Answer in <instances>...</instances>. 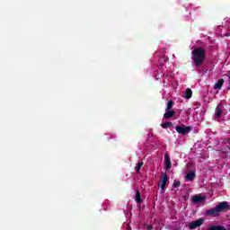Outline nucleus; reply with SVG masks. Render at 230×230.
<instances>
[{
  "mask_svg": "<svg viewBox=\"0 0 230 230\" xmlns=\"http://www.w3.org/2000/svg\"><path fill=\"white\" fill-rule=\"evenodd\" d=\"M228 209H230L229 203L227 201H223L214 208L206 210L205 214L207 217H219L222 211H228Z\"/></svg>",
  "mask_w": 230,
  "mask_h": 230,
  "instance_id": "1",
  "label": "nucleus"
},
{
  "mask_svg": "<svg viewBox=\"0 0 230 230\" xmlns=\"http://www.w3.org/2000/svg\"><path fill=\"white\" fill-rule=\"evenodd\" d=\"M206 60V49L204 48H197L193 51V61L195 67H200Z\"/></svg>",
  "mask_w": 230,
  "mask_h": 230,
  "instance_id": "2",
  "label": "nucleus"
},
{
  "mask_svg": "<svg viewBox=\"0 0 230 230\" xmlns=\"http://www.w3.org/2000/svg\"><path fill=\"white\" fill-rule=\"evenodd\" d=\"M175 130L178 134H181V136H186V134H190L191 132V127L190 126H175Z\"/></svg>",
  "mask_w": 230,
  "mask_h": 230,
  "instance_id": "3",
  "label": "nucleus"
},
{
  "mask_svg": "<svg viewBox=\"0 0 230 230\" xmlns=\"http://www.w3.org/2000/svg\"><path fill=\"white\" fill-rule=\"evenodd\" d=\"M204 224V219L199 218L196 221H192L189 224V229H197V227H200Z\"/></svg>",
  "mask_w": 230,
  "mask_h": 230,
  "instance_id": "4",
  "label": "nucleus"
},
{
  "mask_svg": "<svg viewBox=\"0 0 230 230\" xmlns=\"http://www.w3.org/2000/svg\"><path fill=\"white\" fill-rule=\"evenodd\" d=\"M167 182H168V174H166V172H162L161 184H160L161 190H164L166 188Z\"/></svg>",
  "mask_w": 230,
  "mask_h": 230,
  "instance_id": "5",
  "label": "nucleus"
},
{
  "mask_svg": "<svg viewBox=\"0 0 230 230\" xmlns=\"http://www.w3.org/2000/svg\"><path fill=\"white\" fill-rule=\"evenodd\" d=\"M164 166L165 170H170L172 168V160H170V155L166 153L164 155Z\"/></svg>",
  "mask_w": 230,
  "mask_h": 230,
  "instance_id": "6",
  "label": "nucleus"
},
{
  "mask_svg": "<svg viewBox=\"0 0 230 230\" xmlns=\"http://www.w3.org/2000/svg\"><path fill=\"white\" fill-rule=\"evenodd\" d=\"M206 199L202 196L195 195L192 197V202L193 204H200L201 202H204Z\"/></svg>",
  "mask_w": 230,
  "mask_h": 230,
  "instance_id": "7",
  "label": "nucleus"
},
{
  "mask_svg": "<svg viewBox=\"0 0 230 230\" xmlns=\"http://www.w3.org/2000/svg\"><path fill=\"white\" fill-rule=\"evenodd\" d=\"M172 116H175V111L173 110H168L164 114V119H171Z\"/></svg>",
  "mask_w": 230,
  "mask_h": 230,
  "instance_id": "8",
  "label": "nucleus"
},
{
  "mask_svg": "<svg viewBox=\"0 0 230 230\" xmlns=\"http://www.w3.org/2000/svg\"><path fill=\"white\" fill-rule=\"evenodd\" d=\"M222 103L217 104L216 108V116L217 118H221L222 117Z\"/></svg>",
  "mask_w": 230,
  "mask_h": 230,
  "instance_id": "9",
  "label": "nucleus"
},
{
  "mask_svg": "<svg viewBox=\"0 0 230 230\" xmlns=\"http://www.w3.org/2000/svg\"><path fill=\"white\" fill-rule=\"evenodd\" d=\"M222 85H224V78L219 79L217 84L214 85V89L220 90L222 89Z\"/></svg>",
  "mask_w": 230,
  "mask_h": 230,
  "instance_id": "10",
  "label": "nucleus"
},
{
  "mask_svg": "<svg viewBox=\"0 0 230 230\" xmlns=\"http://www.w3.org/2000/svg\"><path fill=\"white\" fill-rule=\"evenodd\" d=\"M191 96H193V92L191 91L190 88H188L185 91V93L183 95V98H186V100H190V98H191Z\"/></svg>",
  "mask_w": 230,
  "mask_h": 230,
  "instance_id": "11",
  "label": "nucleus"
},
{
  "mask_svg": "<svg viewBox=\"0 0 230 230\" xmlns=\"http://www.w3.org/2000/svg\"><path fill=\"white\" fill-rule=\"evenodd\" d=\"M135 200L138 204H141V202H143V199H141V192L139 190H137V192H136Z\"/></svg>",
  "mask_w": 230,
  "mask_h": 230,
  "instance_id": "12",
  "label": "nucleus"
},
{
  "mask_svg": "<svg viewBox=\"0 0 230 230\" xmlns=\"http://www.w3.org/2000/svg\"><path fill=\"white\" fill-rule=\"evenodd\" d=\"M195 177H197V174H195L194 172H190L187 173V175H186L187 181H193V179H195Z\"/></svg>",
  "mask_w": 230,
  "mask_h": 230,
  "instance_id": "13",
  "label": "nucleus"
},
{
  "mask_svg": "<svg viewBox=\"0 0 230 230\" xmlns=\"http://www.w3.org/2000/svg\"><path fill=\"white\" fill-rule=\"evenodd\" d=\"M162 128H171V127H173V123L170 121H166L161 124Z\"/></svg>",
  "mask_w": 230,
  "mask_h": 230,
  "instance_id": "14",
  "label": "nucleus"
},
{
  "mask_svg": "<svg viewBox=\"0 0 230 230\" xmlns=\"http://www.w3.org/2000/svg\"><path fill=\"white\" fill-rule=\"evenodd\" d=\"M175 105L172 100H170L166 104V111H172V108Z\"/></svg>",
  "mask_w": 230,
  "mask_h": 230,
  "instance_id": "15",
  "label": "nucleus"
},
{
  "mask_svg": "<svg viewBox=\"0 0 230 230\" xmlns=\"http://www.w3.org/2000/svg\"><path fill=\"white\" fill-rule=\"evenodd\" d=\"M143 167V162H139L137 164V173H139L141 172V168Z\"/></svg>",
  "mask_w": 230,
  "mask_h": 230,
  "instance_id": "16",
  "label": "nucleus"
},
{
  "mask_svg": "<svg viewBox=\"0 0 230 230\" xmlns=\"http://www.w3.org/2000/svg\"><path fill=\"white\" fill-rule=\"evenodd\" d=\"M173 186H174V188H179V186H181V181H175L173 183Z\"/></svg>",
  "mask_w": 230,
  "mask_h": 230,
  "instance_id": "17",
  "label": "nucleus"
},
{
  "mask_svg": "<svg viewBox=\"0 0 230 230\" xmlns=\"http://www.w3.org/2000/svg\"><path fill=\"white\" fill-rule=\"evenodd\" d=\"M152 229H154V226H147V230H152Z\"/></svg>",
  "mask_w": 230,
  "mask_h": 230,
  "instance_id": "18",
  "label": "nucleus"
},
{
  "mask_svg": "<svg viewBox=\"0 0 230 230\" xmlns=\"http://www.w3.org/2000/svg\"><path fill=\"white\" fill-rule=\"evenodd\" d=\"M130 230V229H129Z\"/></svg>",
  "mask_w": 230,
  "mask_h": 230,
  "instance_id": "19",
  "label": "nucleus"
}]
</instances>
